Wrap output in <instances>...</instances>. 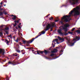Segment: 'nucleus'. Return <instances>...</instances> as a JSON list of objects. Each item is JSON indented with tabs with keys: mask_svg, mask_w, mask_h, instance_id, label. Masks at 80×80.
Listing matches in <instances>:
<instances>
[{
	"mask_svg": "<svg viewBox=\"0 0 80 80\" xmlns=\"http://www.w3.org/2000/svg\"><path fill=\"white\" fill-rule=\"evenodd\" d=\"M21 38H22V33H21Z\"/></svg>",
	"mask_w": 80,
	"mask_h": 80,
	"instance_id": "47",
	"label": "nucleus"
},
{
	"mask_svg": "<svg viewBox=\"0 0 80 80\" xmlns=\"http://www.w3.org/2000/svg\"><path fill=\"white\" fill-rule=\"evenodd\" d=\"M14 22H15V23H19V21H18H18H14Z\"/></svg>",
	"mask_w": 80,
	"mask_h": 80,
	"instance_id": "36",
	"label": "nucleus"
},
{
	"mask_svg": "<svg viewBox=\"0 0 80 80\" xmlns=\"http://www.w3.org/2000/svg\"><path fill=\"white\" fill-rule=\"evenodd\" d=\"M64 31H65V32H67V31L68 30H67V29H64Z\"/></svg>",
	"mask_w": 80,
	"mask_h": 80,
	"instance_id": "40",
	"label": "nucleus"
},
{
	"mask_svg": "<svg viewBox=\"0 0 80 80\" xmlns=\"http://www.w3.org/2000/svg\"><path fill=\"white\" fill-rule=\"evenodd\" d=\"M21 52L22 53L23 55L25 54V50H21Z\"/></svg>",
	"mask_w": 80,
	"mask_h": 80,
	"instance_id": "16",
	"label": "nucleus"
},
{
	"mask_svg": "<svg viewBox=\"0 0 80 80\" xmlns=\"http://www.w3.org/2000/svg\"><path fill=\"white\" fill-rule=\"evenodd\" d=\"M68 33H69L70 34H73V32H68Z\"/></svg>",
	"mask_w": 80,
	"mask_h": 80,
	"instance_id": "35",
	"label": "nucleus"
},
{
	"mask_svg": "<svg viewBox=\"0 0 80 80\" xmlns=\"http://www.w3.org/2000/svg\"><path fill=\"white\" fill-rule=\"evenodd\" d=\"M2 3H3V2H1L0 3L1 5L0 6V7H3V6H2Z\"/></svg>",
	"mask_w": 80,
	"mask_h": 80,
	"instance_id": "26",
	"label": "nucleus"
},
{
	"mask_svg": "<svg viewBox=\"0 0 80 80\" xmlns=\"http://www.w3.org/2000/svg\"><path fill=\"white\" fill-rule=\"evenodd\" d=\"M60 41H61V42H63L64 41V38H61L60 39Z\"/></svg>",
	"mask_w": 80,
	"mask_h": 80,
	"instance_id": "20",
	"label": "nucleus"
},
{
	"mask_svg": "<svg viewBox=\"0 0 80 80\" xmlns=\"http://www.w3.org/2000/svg\"><path fill=\"white\" fill-rule=\"evenodd\" d=\"M5 51L4 49H0V54H1L2 58H3L5 57Z\"/></svg>",
	"mask_w": 80,
	"mask_h": 80,
	"instance_id": "5",
	"label": "nucleus"
},
{
	"mask_svg": "<svg viewBox=\"0 0 80 80\" xmlns=\"http://www.w3.org/2000/svg\"><path fill=\"white\" fill-rule=\"evenodd\" d=\"M75 28H72V30L71 31H72V32H73V31H74V30H75Z\"/></svg>",
	"mask_w": 80,
	"mask_h": 80,
	"instance_id": "39",
	"label": "nucleus"
},
{
	"mask_svg": "<svg viewBox=\"0 0 80 80\" xmlns=\"http://www.w3.org/2000/svg\"><path fill=\"white\" fill-rule=\"evenodd\" d=\"M52 47H51V48H50L49 50H51V48H52Z\"/></svg>",
	"mask_w": 80,
	"mask_h": 80,
	"instance_id": "57",
	"label": "nucleus"
},
{
	"mask_svg": "<svg viewBox=\"0 0 80 80\" xmlns=\"http://www.w3.org/2000/svg\"><path fill=\"white\" fill-rule=\"evenodd\" d=\"M58 38L59 40H61V39L62 38H61V37H60L59 36H58Z\"/></svg>",
	"mask_w": 80,
	"mask_h": 80,
	"instance_id": "31",
	"label": "nucleus"
},
{
	"mask_svg": "<svg viewBox=\"0 0 80 80\" xmlns=\"http://www.w3.org/2000/svg\"><path fill=\"white\" fill-rule=\"evenodd\" d=\"M18 28H21V27H20V26L19 25H18Z\"/></svg>",
	"mask_w": 80,
	"mask_h": 80,
	"instance_id": "45",
	"label": "nucleus"
},
{
	"mask_svg": "<svg viewBox=\"0 0 80 80\" xmlns=\"http://www.w3.org/2000/svg\"><path fill=\"white\" fill-rule=\"evenodd\" d=\"M3 8H0V11H2V10H3Z\"/></svg>",
	"mask_w": 80,
	"mask_h": 80,
	"instance_id": "44",
	"label": "nucleus"
},
{
	"mask_svg": "<svg viewBox=\"0 0 80 80\" xmlns=\"http://www.w3.org/2000/svg\"><path fill=\"white\" fill-rule=\"evenodd\" d=\"M80 37H78V36H76V38H73V41H75V42H74L72 43V42H70L69 41L68 42L69 44V46L70 47H72V46H73L74 45V44H75V43L76 42H77V41H78L79 40H80Z\"/></svg>",
	"mask_w": 80,
	"mask_h": 80,
	"instance_id": "3",
	"label": "nucleus"
},
{
	"mask_svg": "<svg viewBox=\"0 0 80 80\" xmlns=\"http://www.w3.org/2000/svg\"><path fill=\"white\" fill-rule=\"evenodd\" d=\"M18 55V54H15V57H17V56Z\"/></svg>",
	"mask_w": 80,
	"mask_h": 80,
	"instance_id": "52",
	"label": "nucleus"
},
{
	"mask_svg": "<svg viewBox=\"0 0 80 80\" xmlns=\"http://www.w3.org/2000/svg\"><path fill=\"white\" fill-rule=\"evenodd\" d=\"M16 29H18V28L16 27Z\"/></svg>",
	"mask_w": 80,
	"mask_h": 80,
	"instance_id": "59",
	"label": "nucleus"
},
{
	"mask_svg": "<svg viewBox=\"0 0 80 80\" xmlns=\"http://www.w3.org/2000/svg\"><path fill=\"white\" fill-rule=\"evenodd\" d=\"M17 46L18 47V48H20V46H19V45L17 44Z\"/></svg>",
	"mask_w": 80,
	"mask_h": 80,
	"instance_id": "43",
	"label": "nucleus"
},
{
	"mask_svg": "<svg viewBox=\"0 0 80 80\" xmlns=\"http://www.w3.org/2000/svg\"><path fill=\"white\" fill-rule=\"evenodd\" d=\"M60 23H61V24H63V20H62V21H60Z\"/></svg>",
	"mask_w": 80,
	"mask_h": 80,
	"instance_id": "37",
	"label": "nucleus"
},
{
	"mask_svg": "<svg viewBox=\"0 0 80 80\" xmlns=\"http://www.w3.org/2000/svg\"><path fill=\"white\" fill-rule=\"evenodd\" d=\"M5 33H6V34H8V32L7 31L5 32Z\"/></svg>",
	"mask_w": 80,
	"mask_h": 80,
	"instance_id": "46",
	"label": "nucleus"
},
{
	"mask_svg": "<svg viewBox=\"0 0 80 80\" xmlns=\"http://www.w3.org/2000/svg\"><path fill=\"white\" fill-rule=\"evenodd\" d=\"M11 17H14L12 18V20H13L16 19L17 18V17L15 15H14L13 14L11 15Z\"/></svg>",
	"mask_w": 80,
	"mask_h": 80,
	"instance_id": "11",
	"label": "nucleus"
},
{
	"mask_svg": "<svg viewBox=\"0 0 80 80\" xmlns=\"http://www.w3.org/2000/svg\"><path fill=\"white\" fill-rule=\"evenodd\" d=\"M8 37H9V38H12V34H10V35H8Z\"/></svg>",
	"mask_w": 80,
	"mask_h": 80,
	"instance_id": "28",
	"label": "nucleus"
},
{
	"mask_svg": "<svg viewBox=\"0 0 80 80\" xmlns=\"http://www.w3.org/2000/svg\"><path fill=\"white\" fill-rule=\"evenodd\" d=\"M4 7H5V6H6V4H4Z\"/></svg>",
	"mask_w": 80,
	"mask_h": 80,
	"instance_id": "58",
	"label": "nucleus"
},
{
	"mask_svg": "<svg viewBox=\"0 0 80 80\" xmlns=\"http://www.w3.org/2000/svg\"><path fill=\"white\" fill-rule=\"evenodd\" d=\"M59 34H60L61 35H62V36L63 35H68V33L65 32V34L64 33V32L62 33V30L61 29H60L58 30V31Z\"/></svg>",
	"mask_w": 80,
	"mask_h": 80,
	"instance_id": "6",
	"label": "nucleus"
},
{
	"mask_svg": "<svg viewBox=\"0 0 80 80\" xmlns=\"http://www.w3.org/2000/svg\"><path fill=\"white\" fill-rule=\"evenodd\" d=\"M20 39H20V38H19L18 39V38H17V40H15V38H14V41H15L16 42H18V40H19V41L20 40Z\"/></svg>",
	"mask_w": 80,
	"mask_h": 80,
	"instance_id": "14",
	"label": "nucleus"
},
{
	"mask_svg": "<svg viewBox=\"0 0 80 80\" xmlns=\"http://www.w3.org/2000/svg\"><path fill=\"white\" fill-rule=\"evenodd\" d=\"M58 39H54L52 41V43H53V42H58Z\"/></svg>",
	"mask_w": 80,
	"mask_h": 80,
	"instance_id": "15",
	"label": "nucleus"
},
{
	"mask_svg": "<svg viewBox=\"0 0 80 80\" xmlns=\"http://www.w3.org/2000/svg\"><path fill=\"white\" fill-rule=\"evenodd\" d=\"M57 51H58V50L57 49H54L53 51H52L51 52V53H56V52H57Z\"/></svg>",
	"mask_w": 80,
	"mask_h": 80,
	"instance_id": "12",
	"label": "nucleus"
},
{
	"mask_svg": "<svg viewBox=\"0 0 80 80\" xmlns=\"http://www.w3.org/2000/svg\"><path fill=\"white\" fill-rule=\"evenodd\" d=\"M70 27V25L67 23H66L64 24V27L62 28L63 30H65L66 29H67V27Z\"/></svg>",
	"mask_w": 80,
	"mask_h": 80,
	"instance_id": "9",
	"label": "nucleus"
},
{
	"mask_svg": "<svg viewBox=\"0 0 80 80\" xmlns=\"http://www.w3.org/2000/svg\"><path fill=\"white\" fill-rule=\"evenodd\" d=\"M3 26H5L3 25H2L1 26H0V28H3Z\"/></svg>",
	"mask_w": 80,
	"mask_h": 80,
	"instance_id": "30",
	"label": "nucleus"
},
{
	"mask_svg": "<svg viewBox=\"0 0 80 80\" xmlns=\"http://www.w3.org/2000/svg\"><path fill=\"white\" fill-rule=\"evenodd\" d=\"M55 22H58V20H55Z\"/></svg>",
	"mask_w": 80,
	"mask_h": 80,
	"instance_id": "50",
	"label": "nucleus"
},
{
	"mask_svg": "<svg viewBox=\"0 0 80 80\" xmlns=\"http://www.w3.org/2000/svg\"><path fill=\"white\" fill-rule=\"evenodd\" d=\"M78 0H74V1L73 0H69L70 3L72 5H75L76 3H78Z\"/></svg>",
	"mask_w": 80,
	"mask_h": 80,
	"instance_id": "7",
	"label": "nucleus"
},
{
	"mask_svg": "<svg viewBox=\"0 0 80 80\" xmlns=\"http://www.w3.org/2000/svg\"><path fill=\"white\" fill-rule=\"evenodd\" d=\"M57 42V43H58V44H59L60 43L59 42H58V41Z\"/></svg>",
	"mask_w": 80,
	"mask_h": 80,
	"instance_id": "53",
	"label": "nucleus"
},
{
	"mask_svg": "<svg viewBox=\"0 0 80 80\" xmlns=\"http://www.w3.org/2000/svg\"><path fill=\"white\" fill-rule=\"evenodd\" d=\"M45 58H46V59H49V58H48L47 57L45 56Z\"/></svg>",
	"mask_w": 80,
	"mask_h": 80,
	"instance_id": "41",
	"label": "nucleus"
},
{
	"mask_svg": "<svg viewBox=\"0 0 80 80\" xmlns=\"http://www.w3.org/2000/svg\"><path fill=\"white\" fill-rule=\"evenodd\" d=\"M49 15H48L46 16V18H47L48 17Z\"/></svg>",
	"mask_w": 80,
	"mask_h": 80,
	"instance_id": "54",
	"label": "nucleus"
},
{
	"mask_svg": "<svg viewBox=\"0 0 80 80\" xmlns=\"http://www.w3.org/2000/svg\"><path fill=\"white\" fill-rule=\"evenodd\" d=\"M63 52V50H62H62H61V51L60 52H60Z\"/></svg>",
	"mask_w": 80,
	"mask_h": 80,
	"instance_id": "51",
	"label": "nucleus"
},
{
	"mask_svg": "<svg viewBox=\"0 0 80 80\" xmlns=\"http://www.w3.org/2000/svg\"><path fill=\"white\" fill-rule=\"evenodd\" d=\"M6 60H7L6 59H5V60H2V61L3 62H6Z\"/></svg>",
	"mask_w": 80,
	"mask_h": 80,
	"instance_id": "49",
	"label": "nucleus"
},
{
	"mask_svg": "<svg viewBox=\"0 0 80 80\" xmlns=\"http://www.w3.org/2000/svg\"><path fill=\"white\" fill-rule=\"evenodd\" d=\"M27 49L29 50V49H32V48H27Z\"/></svg>",
	"mask_w": 80,
	"mask_h": 80,
	"instance_id": "48",
	"label": "nucleus"
},
{
	"mask_svg": "<svg viewBox=\"0 0 80 80\" xmlns=\"http://www.w3.org/2000/svg\"><path fill=\"white\" fill-rule=\"evenodd\" d=\"M62 46H60L59 47H57L56 48H62Z\"/></svg>",
	"mask_w": 80,
	"mask_h": 80,
	"instance_id": "18",
	"label": "nucleus"
},
{
	"mask_svg": "<svg viewBox=\"0 0 80 80\" xmlns=\"http://www.w3.org/2000/svg\"><path fill=\"white\" fill-rule=\"evenodd\" d=\"M75 11L74 16H76V15H80V12L79 11H76V10H72L69 13V15L67 16H64L62 18V20H63V21L65 23H67V22H69L70 20H71V19H70V18L71 16L72 13L74 12Z\"/></svg>",
	"mask_w": 80,
	"mask_h": 80,
	"instance_id": "1",
	"label": "nucleus"
},
{
	"mask_svg": "<svg viewBox=\"0 0 80 80\" xmlns=\"http://www.w3.org/2000/svg\"><path fill=\"white\" fill-rule=\"evenodd\" d=\"M32 52H34V50H32Z\"/></svg>",
	"mask_w": 80,
	"mask_h": 80,
	"instance_id": "60",
	"label": "nucleus"
},
{
	"mask_svg": "<svg viewBox=\"0 0 80 80\" xmlns=\"http://www.w3.org/2000/svg\"><path fill=\"white\" fill-rule=\"evenodd\" d=\"M55 27V23L52 24H48L46 26V29L43 30V31H47V30H48L50 28H52L53 27Z\"/></svg>",
	"mask_w": 80,
	"mask_h": 80,
	"instance_id": "4",
	"label": "nucleus"
},
{
	"mask_svg": "<svg viewBox=\"0 0 80 80\" xmlns=\"http://www.w3.org/2000/svg\"><path fill=\"white\" fill-rule=\"evenodd\" d=\"M15 54H13V56H15Z\"/></svg>",
	"mask_w": 80,
	"mask_h": 80,
	"instance_id": "56",
	"label": "nucleus"
},
{
	"mask_svg": "<svg viewBox=\"0 0 80 80\" xmlns=\"http://www.w3.org/2000/svg\"><path fill=\"white\" fill-rule=\"evenodd\" d=\"M55 54L53 53L51 54L49 56V57H53Z\"/></svg>",
	"mask_w": 80,
	"mask_h": 80,
	"instance_id": "24",
	"label": "nucleus"
},
{
	"mask_svg": "<svg viewBox=\"0 0 80 80\" xmlns=\"http://www.w3.org/2000/svg\"><path fill=\"white\" fill-rule=\"evenodd\" d=\"M14 62H15V63L17 64V65L18 64H20V63L18 62V61Z\"/></svg>",
	"mask_w": 80,
	"mask_h": 80,
	"instance_id": "33",
	"label": "nucleus"
},
{
	"mask_svg": "<svg viewBox=\"0 0 80 80\" xmlns=\"http://www.w3.org/2000/svg\"><path fill=\"white\" fill-rule=\"evenodd\" d=\"M36 52H37V54H35L36 55H37V54H38V55H39V54H40V51H37Z\"/></svg>",
	"mask_w": 80,
	"mask_h": 80,
	"instance_id": "23",
	"label": "nucleus"
},
{
	"mask_svg": "<svg viewBox=\"0 0 80 80\" xmlns=\"http://www.w3.org/2000/svg\"><path fill=\"white\" fill-rule=\"evenodd\" d=\"M3 35V33L0 32V36H2Z\"/></svg>",
	"mask_w": 80,
	"mask_h": 80,
	"instance_id": "34",
	"label": "nucleus"
},
{
	"mask_svg": "<svg viewBox=\"0 0 80 80\" xmlns=\"http://www.w3.org/2000/svg\"><path fill=\"white\" fill-rule=\"evenodd\" d=\"M76 32L80 34V30H77L76 31Z\"/></svg>",
	"mask_w": 80,
	"mask_h": 80,
	"instance_id": "21",
	"label": "nucleus"
},
{
	"mask_svg": "<svg viewBox=\"0 0 80 80\" xmlns=\"http://www.w3.org/2000/svg\"><path fill=\"white\" fill-rule=\"evenodd\" d=\"M3 12L0 11V16H2L3 15Z\"/></svg>",
	"mask_w": 80,
	"mask_h": 80,
	"instance_id": "19",
	"label": "nucleus"
},
{
	"mask_svg": "<svg viewBox=\"0 0 80 80\" xmlns=\"http://www.w3.org/2000/svg\"><path fill=\"white\" fill-rule=\"evenodd\" d=\"M2 40H3V41H4V40H5V39H2Z\"/></svg>",
	"mask_w": 80,
	"mask_h": 80,
	"instance_id": "64",
	"label": "nucleus"
},
{
	"mask_svg": "<svg viewBox=\"0 0 80 80\" xmlns=\"http://www.w3.org/2000/svg\"><path fill=\"white\" fill-rule=\"evenodd\" d=\"M45 31H43L41 32V33H40V32L39 33V35H38L35 38H32V39L27 41L23 40L22 41L23 42V43H32L33 41H34L35 39H36V38H37L38 37H40V36L42 35V34H45Z\"/></svg>",
	"mask_w": 80,
	"mask_h": 80,
	"instance_id": "2",
	"label": "nucleus"
},
{
	"mask_svg": "<svg viewBox=\"0 0 80 80\" xmlns=\"http://www.w3.org/2000/svg\"><path fill=\"white\" fill-rule=\"evenodd\" d=\"M44 51H40V53L41 54H43V53H44L45 55H47L48 53H50V51H47L45 49L44 50Z\"/></svg>",
	"mask_w": 80,
	"mask_h": 80,
	"instance_id": "8",
	"label": "nucleus"
},
{
	"mask_svg": "<svg viewBox=\"0 0 80 80\" xmlns=\"http://www.w3.org/2000/svg\"><path fill=\"white\" fill-rule=\"evenodd\" d=\"M26 46H27V47H30V45L29 44H27L26 45Z\"/></svg>",
	"mask_w": 80,
	"mask_h": 80,
	"instance_id": "42",
	"label": "nucleus"
},
{
	"mask_svg": "<svg viewBox=\"0 0 80 80\" xmlns=\"http://www.w3.org/2000/svg\"><path fill=\"white\" fill-rule=\"evenodd\" d=\"M3 12V14H4V15H7V12H5V11H3V12Z\"/></svg>",
	"mask_w": 80,
	"mask_h": 80,
	"instance_id": "22",
	"label": "nucleus"
},
{
	"mask_svg": "<svg viewBox=\"0 0 80 80\" xmlns=\"http://www.w3.org/2000/svg\"><path fill=\"white\" fill-rule=\"evenodd\" d=\"M8 64H11V65H17V64L15 63V62H10L9 61L8 62Z\"/></svg>",
	"mask_w": 80,
	"mask_h": 80,
	"instance_id": "10",
	"label": "nucleus"
},
{
	"mask_svg": "<svg viewBox=\"0 0 80 80\" xmlns=\"http://www.w3.org/2000/svg\"><path fill=\"white\" fill-rule=\"evenodd\" d=\"M21 24H22L21 23H20L19 25H21Z\"/></svg>",
	"mask_w": 80,
	"mask_h": 80,
	"instance_id": "63",
	"label": "nucleus"
},
{
	"mask_svg": "<svg viewBox=\"0 0 80 80\" xmlns=\"http://www.w3.org/2000/svg\"><path fill=\"white\" fill-rule=\"evenodd\" d=\"M17 23L16 22H15L14 24H13V27H15L17 25Z\"/></svg>",
	"mask_w": 80,
	"mask_h": 80,
	"instance_id": "32",
	"label": "nucleus"
},
{
	"mask_svg": "<svg viewBox=\"0 0 80 80\" xmlns=\"http://www.w3.org/2000/svg\"><path fill=\"white\" fill-rule=\"evenodd\" d=\"M52 45H53V42L52 43Z\"/></svg>",
	"mask_w": 80,
	"mask_h": 80,
	"instance_id": "61",
	"label": "nucleus"
},
{
	"mask_svg": "<svg viewBox=\"0 0 80 80\" xmlns=\"http://www.w3.org/2000/svg\"><path fill=\"white\" fill-rule=\"evenodd\" d=\"M16 51L17 52H18V53H20V52H21V51H20V50H16Z\"/></svg>",
	"mask_w": 80,
	"mask_h": 80,
	"instance_id": "27",
	"label": "nucleus"
},
{
	"mask_svg": "<svg viewBox=\"0 0 80 80\" xmlns=\"http://www.w3.org/2000/svg\"><path fill=\"white\" fill-rule=\"evenodd\" d=\"M7 42L6 43L8 45H9V44H8V43H9V41H8V40L6 39L5 42Z\"/></svg>",
	"mask_w": 80,
	"mask_h": 80,
	"instance_id": "17",
	"label": "nucleus"
},
{
	"mask_svg": "<svg viewBox=\"0 0 80 80\" xmlns=\"http://www.w3.org/2000/svg\"><path fill=\"white\" fill-rule=\"evenodd\" d=\"M49 18L50 20H53V17H52L51 18Z\"/></svg>",
	"mask_w": 80,
	"mask_h": 80,
	"instance_id": "29",
	"label": "nucleus"
},
{
	"mask_svg": "<svg viewBox=\"0 0 80 80\" xmlns=\"http://www.w3.org/2000/svg\"><path fill=\"white\" fill-rule=\"evenodd\" d=\"M50 29H51L50 32H52L53 30V28H50Z\"/></svg>",
	"mask_w": 80,
	"mask_h": 80,
	"instance_id": "38",
	"label": "nucleus"
},
{
	"mask_svg": "<svg viewBox=\"0 0 80 80\" xmlns=\"http://www.w3.org/2000/svg\"><path fill=\"white\" fill-rule=\"evenodd\" d=\"M2 8V7L1 6H0V9Z\"/></svg>",
	"mask_w": 80,
	"mask_h": 80,
	"instance_id": "62",
	"label": "nucleus"
},
{
	"mask_svg": "<svg viewBox=\"0 0 80 80\" xmlns=\"http://www.w3.org/2000/svg\"><path fill=\"white\" fill-rule=\"evenodd\" d=\"M80 9V8L78 7H77L76 8H74L73 9L74 10L78 11V10Z\"/></svg>",
	"mask_w": 80,
	"mask_h": 80,
	"instance_id": "13",
	"label": "nucleus"
},
{
	"mask_svg": "<svg viewBox=\"0 0 80 80\" xmlns=\"http://www.w3.org/2000/svg\"><path fill=\"white\" fill-rule=\"evenodd\" d=\"M6 80H9V79H8V78H6Z\"/></svg>",
	"mask_w": 80,
	"mask_h": 80,
	"instance_id": "55",
	"label": "nucleus"
},
{
	"mask_svg": "<svg viewBox=\"0 0 80 80\" xmlns=\"http://www.w3.org/2000/svg\"><path fill=\"white\" fill-rule=\"evenodd\" d=\"M9 27H8L7 28H5V30H9Z\"/></svg>",
	"mask_w": 80,
	"mask_h": 80,
	"instance_id": "25",
	"label": "nucleus"
}]
</instances>
